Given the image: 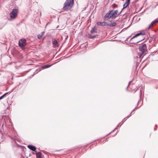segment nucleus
I'll return each instance as SVG.
<instances>
[{
	"label": "nucleus",
	"mask_w": 158,
	"mask_h": 158,
	"mask_svg": "<svg viewBox=\"0 0 158 158\" xmlns=\"http://www.w3.org/2000/svg\"><path fill=\"white\" fill-rule=\"evenodd\" d=\"M122 11L119 13H118L117 10H110L104 16V19L105 20H108L110 19H114L117 17L121 13Z\"/></svg>",
	"instance_id": "obj_1"
},
{
	"label": "nucleus",
	"mask_w": 158,
	"mask_h": 158,
	"mask_svg": "<svg viewBox=\"0 0 158 158\" xmlns=\"http://www.w3.org/2000/svg\"><path fill=\"white\" fill-rule=\"evenodd\" d=\"M147 48L146 44H143L139 47V52L137 56V58H140L143 55L144 56L146 54V52L147 50Z\"/></svg>",
	"instance_id": "obj_2"
},
{
	"label": "nucleus",
	"mask_w": 158,
	"mask_h": 158,
	"mask_svg": "<svg viewBox=\"0 0 158 158\" xmlns=\"http://www.w3.org/2000/svg\"><path fill=\"white\" fill-rule=\"evenodd\" d=\"M74 3V0H66L64 4L63 9L65 10L71 9L73 7Z\"/></svg>",
	"instance_id": "obj_3"
},
{
	"label": "nucleus",
	"mask_w": 158,
	"mask_h": 158,
	"mask_svg": "<svg viewBox=\"0 0 158 158\" xmlns=\"http://www.w3.org/2000/svg\"><path fill=\"white\" fill-rule=\"evenodd\" d=\"M140 35H141V36H143V35H146L145 34L144 32H143V33L140 32V33H139L136 34V35H135L133 36V37H132L130 40V41L131 43V44H136L138 43V42L140 41H141L143 40L144 39V38H142V39L140 40L136 41H135V42H132L133 40H134L135 38H136L137 37L139 36Z\"/></svg>",
	"instance_id": "obj_4"
},
{
	"label": "nucleus",
	"mask_w": 158,
	"mask_h": 158,
	"mask_svg": "<svg viewBox=\"0 0 158 158\" xmlns=\"http://www.w3.org/2000/svg\"><path fill=\"white\" fill-rule=\"evenodd\" d=\"M18 11L17 9H14L10 14V18L12 19H15L17 16Z\"/></svg>",
	"instance_id": "obj_5"
},
{
	"label": "nucleus",
	"mask_w": 158,
	"mask_h": 158,
	"mask_svg": "<svg viewBox=\"0 0 158 158\" xmlns=\"http://www.w3.org/2000/svg\"><path fill=\"white\" fill-rule=\"evenodd\" d=\"M19 45L21 48L24 49L27 45L26 40L25 39H20L19 41Z\"/></svg>",
	"instance_id": "obj_6"
},
{
	"label": "nucleus",
	"mask_w": 158,
	"mask_h": 158,
	"mask_svg": "<svg viewBox=\"0 0 158 158\" xmlns=\"http://www.w3.org/2000/svg\"><path fill=\"white\" fill-rule=\"evenodd\" d=\"M52 44L54 47H58L60 46V45L58 43L57 41L55 39H52Z\"/></svg>",
	"instance_id": "obj_7"
},
{
	"label": "nucleus",
	"mask_w": 158,
	"mask_h": 158,
	"mask_svg": "<svg viewBox=\"0 0 158 158\" xmlns=\"http://www.w3.org/2000/svg\"><path fill=\"white\" fill-rule=\"evenodd\" d=\"M158 22V20H155L153 21L151 24L149 26L148 28H147V29L148 30L152 28L153 25L157 23Z\"/></svg>",
	"instance_id": "obj_8"
},
{
	"label": "nucleus",
	"mask_w": 158,
	"mask_h": 158,
	"mask_svg": "<svg viewBox=\"0 0 158 158\" xmlns=\"http://www.w3.org/2000/svg\"><path fill=\"white\" fill-rule=\"evenodd\" d=\"M107 23L106 22H98L97 23V24L98 26H107Z\"/></svg>",
	"instance_id": "obj_9"
},
{
	"label": "nucleus",
	"mask_w": 158,
	"mask_h": 158,
	"mask_svg": "<svg viewBox=\"0 0 158 158\" xmlns=\"http://www.w3.org/2000/svg\"><path fill=\"white\" fill-rule=\"evenodd\" d=\"M27 147L30 150L33 151H35L36 149V148L33 146L31 145H28L27 146Z\"/></svg>",
	"instance_id": "obj_10"
},
{
	"label": "nucleus",
	"mask_w": 158,
	"mask_h": 158,
	"mask_svg": "<svg viewBox=\"0 0 158 158\" xmlns=\"http://www.w3.org/2000/svg\"><path fill=\"white\" fill-rule=\"evenodd\" d=\"M90 32L92 34L97 33V29L95 27H94L92 29Z\"/></svg>",
	"instance_id": "obj_11"
},
{
	"label": "nucleus",
	"mask_w": 158,
	"mask_h": 158,
	"mask_svg": "<svg viewBox=\"0 0 158 158\" xmlns=\"http://www.w3.org/2000/svg\"><path fill=\"white\" fill-rule=\"evenodd\" d=\"M130 1L128 0H126L125 3L123 5V9L126 8L127 7L129 4Z\"/></svg>",
	"instance_id": "obj_12"
},
{
	"label": "nucleus",
	"mask_w": 158,
	"mask_h": 158,
	"mask_svg": "<svg viewBox=\"0 0 158 158\" xmlns=\"http://www.w3.org/2000/svg\"><path fill=\"white\" fill-rule=\"evenodd\" d=\"M116 23L115 22H114L112 23L107 24V26L113 27L116 25Z\"/></svg>",
	"instance_id": "obj_13"
},
{
	"label": "nucleus",
	"mask_w": 158,
	"mask_h": 158,
	"mask_svg": "<svg viewBox=\"0 0 158 158\" xmlns=\"http://www.w3.org/2000/svg\"><path fill=\"white\" fill-rule=\"evenodd\" d=\"M44 32H42L40 34H39L38 35V38L39 39H40L43 36Z\"/></svg>",
	"instance_id": "obj_14"
},
{
	"label": "nucleus",
	"mask_w": 158,
	"mask_h": 158,
	"mask_svg": "<svg viewBox=\"0 0 158 158\" xmlns=\"http://www.w3.org/2000/svg\"><path fill=\"white\" fill-rule=\"evenodd\" d=\"M51 66V65H46L43 66L42 67V68L43 69H44L48 68L50 67Z\"/></svg>",
	"instance_id": "obj_15"
},
{
	"label": "nucleus",
	"mask_w": 158,
	"mask_h": 158,
	"mask_svg": "<svg viewBox=\"0 0 158 158\" xmlns=\"http://www.w3.org/2000/svg\"><path fill=\"white\" fill-rule=\"evenodd\" d=\"M36 156H37V157L38 158H40L41 157V153L39 152H38L36 153Z\"/></svg>",
	"instance_id": "obj_16"
},
{
	"label": "nucleus",
	"mask_w": 158,
	"mask_h": 158,
	"mask_svg": "<svg viewBox=\"0 0 158 158\" xmlns=\"http://www.w3.org/2000/svg\"><path fill=\"white\" fill-rule=\"evenodd\" d=\"M135 109H134L131 112V113H130V115L127 116L126 117L125 119H126V118H129V117H130V116H131V114H134V113H133V112L135 111Z\"/></svg>",
	"instance_id": "obj_17"
},
{
	"label": "nucleus",
	"mask_w": 158,
	"mask_h": 158,
	"mask_svg": "<svg viewBox=\"0 0 158 158\" xmlns=\"http://www.w3.org/2000/svg\"><path fill=\"white\" fill-rule=\"evenodd\" d=\"M117 6H118L115 3H114L112 5V7L113 9L117 7Z\"/></svg>",
	"instance_id": "obj_18"
},
{
	"label": "nucleus",
	"mask_w": 158,
	"mask_h": 158,
	"mask_svg": "<svg viewBox=\"0 0 158 158\" xmlns=\"http://www.w3.org/2000/svg\"><path fill=\"white\" fill-rule=\"evenodd\" d=\"M97 35H89V37L90 38L93 39L95 38Z\"/></svg>",
	"instance_id": "obj_19"
},
{
	"label": "nucleus",
	"mask_w": 158,
	"mask_h": 158,
	"mask_svg": "<svg viewBox=\"0 0 158 158\" xmlns=\"http://www.w3.org/2000/svg\"><path fill=\"white\" fill-rule=\"evenodd\" d=\"M9 93V92L6 93L5 94H4V95H3L2 96L0 97V98L1 99L3 98L6 95H7Z\"/></svg>",
	"instance_id": "obj_20"
},
{
	"label": "nucleus",
	"mask_w": 158,
	"mask_h": 158,
	"mask_svg": "<svg viewBox=\"0 0 158 158\" xmlns=\"http://www.w3.org/2000/svg\"><path fill=\"white\" fill-rule=\"evenodd\" d=\"M118 125H119V124H118V125L117 127L113 131H115L117 129V127L118 126Z\"/></svg>",
	"instance_id": "obj_21"
},
{
	"label": "nucleus",
	"mask_w": 158,
	"mask_h": 158,
	"mask_svg": "<svg viewBox=\"0 0 158 158\" xmlns=\"http://www.w3.org/2000/svg\"><path fill=\"white\" fill-rule=\"evenodd\" d=\"M152 40H149V42L150 43L151 42Z\"/></svg>",
	"instance_id": "obj_22"
},
{
	"label": "nucleus",
	"mask_w": 158,
	"mask_h": 158,
	"mask_svg": "<svg viewBox=\"0 0 158 158\" xmlns=\"http://www.w3.org/2000/svg\"><path fill=\"white\" fill-rule=\"evenodd\" d=\"M141 101H139V102H138V104Z\"/></svg>",
	"instance_id": "obj_23"
},
{
	"label": "nucleus",
	"mask_w": 158,
	"mask_h": 158,
	"mask_svg": "<svg viewBox=\"0 0 158 158\" xmlns=\"http://www.w3.org/2000/svg\"><path fill=\"white\" fill-rule=\"evenodd\" d=\"M133 40L132 42H135V40H134V41H133V40Z\"/></svg>",
	"instance_id": "obj_24"
},
{
	"label": "nucleus",
	"mask_w": 158,
	"mask_h": 158,
	"mask_svg": "<svg viewBox=\"0 0 158 158\" xmlns=\"http://www.w3.org/2000/svg\"><path fill=\"white\" fill-rule=\"evenodd\" d=\"M128 0L130 1L131 0Z\"/></svg>",
	"instance_id": "obj_25"
},
{
	"label": "nucleus",
	"mask_w": 158,
	"mask_h": 158,
	"mask_svg": "<svg viewBox=\"0 0 158 158\" xmlns=\"http://www.w3.org/2000/svg\"><path fill=\"white\" fill-rule=\"evenodd\" d=\"M140 106L139 107H138V108H139V107H140Z\"/></svg>",
	"instance_id": "obj_26"
},
{
	"label": "nucleus",
	"mask_w": 158,
	"mask_h": 158,
	"mask_svg": "<svg viewBox=\"0 0 158 158\" xmlns=\"http://www.w3.org/2000/svg\"><path fill=\"white\" fill-rule=\"evenodd\" d=\"M135 109H136V107H135Z\"/></svg>",
	"instance_id": "obj_27"
}]
</instances>
